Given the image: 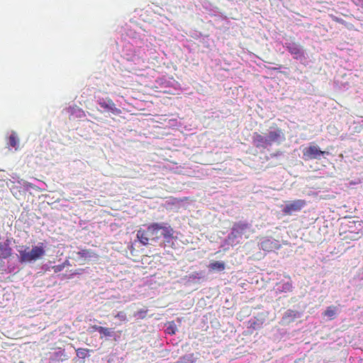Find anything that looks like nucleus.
<instances>
[{
  "label": "nucleus",
  "instance_id": "f257e3e1",
  "mask_svg": "<svg viewBox=\"0 0 363 363\" xmlns=\"http://www.w3.org/2000/svg\"><path fill=\"white\" fill-rule=\"evenodd\" d=\"M174 230L167 223H153L145 229L137 231V238L143 245H155L162 243L161 239L167 243L172 242Z\"/></svg>",
  "mask_w": 363,
  "mask_h": 363
},
{
  "label": "nucleus",
  "instance_id": "f03ea898",
  "mask_svg": "<svg viewBox=\"0 0 363 363\" xmlns=\"http://www.w3.org/2000/svg\"><path fill=\"white\" fill-rule=\"evenodd\" d=\"M286 140L284 131L277 127L272 126L263 134L255 133L252 136L254 145L257 148L268 149L273 145H280Z\"/></svg>",
  "mask_w": 363,
  "mask_h": 363
},
{
  "label": "nucleus",
  "instance_id": "7ed1b4c3",
  "mask_svg": "<svg viewBox=\"0 0 363 363\" xmlns=\"http://www.w3.org/2000/svg\"><path fill=\"white\" fill-rule=\"evenodd\" d=\"M18 259L22 264H33L45 255V246L43 242L33 245L31 248L26 245L17 247Z\"/></svg>",
  "mask_w": 363,
  "mask_h": 363
},
{
  "label": "nucleus",
  "instance_id": "20e7f679",
  "mask_svg": "<svg viewBox=\"0 0 363 363\" xmlns=\"http://www.w3.org/2000/svg\"><path fill=\"white\" fill-rule=\"evenodd\" d=\"M145 50L149 51L147 45L144 48L142 45H134L133 43H128L123 47L121 55L128 62L140 67L147 60Z\"/></svg>",
  "mask_w": 363,
  "mask_h": 363
},
{
  "label": "nucleus",
  "instance_id": "39448f33",
  "mask_svg": "<svg viewBox=\"0 0 363 363\" xmlns=\"http://www.w3.org/2000/svg\"><path fill=\"white\" fill-rule=\"evenodd\" d=\"M251 233V225L245 222H238L233 225L231 233L225 239V242L235 245L240 242L243 238H247Z\"/></svg>",
  "mask_w": 363,
  "mask_h": 363
},
{
  "label": "nucleus",
  "instance_id": "423d86ee",
  "mask_svg": "<svg viewBox=\"0 0 363 363\" xmlns=\"http://www.w3.org/2000/svg\"><path fill=\"white\" fill-rule=\"evenodd\" d=\"M283 47L289 51L294 59L299 61L301 64L306 65L308 61V55L303 46L300 44L291 40H286L283 43Z\"/></svg>",
  "mask_w": 363,
  "mask_h": 363
},
{
  "label": "nucleus",
  "instance_id": "0eeeda50",
  "mask_svg": "<svg viewBox=\"0 0 363 363\" xmlns=\"http://www.w3.org/2000/svg\"><path fill=\"white\" fill-rule=\"evenodd\" d=\"M96 103L98 105L97 110L102 113H111L119 116L121 110L116 107L115 103L108 96H95Z\"/></svg>",
  "mask_w": 363,
  "mask_h": 363
},
{
  "label": "nucleus",
  "instance_id": "6e6552de",
  "mask_svg": "<svg viewBox=\"0 0 363 363\" xmlns=\"http://www.w3.org/2000/svg\"><path fill=\"white\" fill-rule=\"evenodd\" d=\"M303 154L305 160H320L322 157L328 155L329 152L320 150L317 145H311L303 150Z\"/></svg>",
  "mask_w": 363,
  "mask_h": 363
},
{
  "label": "nucleus",
  "instance_id": "1a4fd4ad",
  "mask_svg": "<svg viewBox=\"0 0 363 363\" xmlns=\"http://www.w3.org/2000/svg\"><path fill=\"white\" fill-rule=\"evenodd\" d=\"M306 201L303 199H298L290 201L284 206L282 211L284 214L291 215L293 213L300 211L306 206Z\"/></svg>",
  "mask_w": 363,
  "mask_h": 363
},
{
  "label": "nucleus",
  "instance_id": "9d476101",
  "mask_svg": "<svg viewBox=\"0 0 363 363\" xmlns=\"http://www.w3.org/2000/svg\"><path fill=\"white\" fill-rule=\"evenodd\" d=\"M13 242H15V240L13 238L7 237L4 240L0 241V253L1 257L4 259H7L10 256H11L13 253V250L11 247Z\"/></svg>",
  "mask_w": 363,
  "mask_h": 363
},
{
  "label": "nucleus",
  "instance_id": "9b49d317",
  "mask_svg": "<svg viewBox=\"0 0 363 363\" xmlns=\"http://www.w3.org/2000/svg\"><path fill=\"white\" fill-rule=\"evenodd\" d=\"M259 248L267 252L272 251L274 249H279L280 245L277 240L272 238H263L259 242Z\"/></svg>",
  "mask_w": 363,
  "mask_h": 363
},
{
  "label": "nucleus",
  "instance_id": "f8f14e48",
  "mask_svg": "<svg viewBox=\"0 0 363 363\" xmlns=\"http://www.w3.org/2000/svg\"><path fill=\"white\" fill-rule=\"evenodd\" d=\"M276 293H287L293 289L291 281H281L278 283L274 288Z\"/></svg>",
  "mask_w": 363,
  "mask_h": 363
},
{
  "label": "nucleus",
  "instance_id": "ddd939ff",
  "mask_svg": "<svg viewBox=\"0 0 363 363\" xmlns=\"http://www.w3.org/2000/svg\"><path fill=\"white\" fill-rule=\"evenodd\" d=\"M77 255L85 260H96L98 258L97 255L91 250H82Z\"/></svg>",
  "mask_w": 363,
  "mask_h": 363
},
{
  "label": "nucleus",
  "instance_id": "4468645a",
  "mask_svg": "<svg viewBox=\"0 0 363 363\" xmlns=\"http://www.w3.org/2000/svg\"><path fill=\"white\" fill-rule=\"evenodd\" d=\"M299 317L300 313L298 311L289 309L284 313L282 318V320L284 323H289L292 322L294 319Z\"/></svg>",
  "mask_w": 363,
  "mask_h": 363
},
{
  "label": "nucleus",
  "instance_id": "2eb2a0df",
  "mask_svg": "<svg viewBox=\"0 0 363 363\" xmlns=\"http://www.w3.org/2000/svg\"><path fill=\"white\" fill-rule=\"evenodd\" d=\"M339 312V309L337 307L334 306H330L326 308L324 311L323 315L327 316L330 320L334 319Z\"/></svg>",
  "mask_w": 363,
  "mask_h": 363
},
{
  "label": "nucleus",
  "instance_id": "dca6fc26",
  "mask_svg": "<svg viewBox=\"0 0 363 363\" xmlns=\"http://www.w3.org/2000/svg\"><path fill=\"white\" fill-rule=\"evenodd\" d=\"M18 142H19V140H18L16 133L15 131H11V135L9 137L8 144L11 147H14L16 150L17 147L18 145Z\"/></svg>",
  "mask_w": 363,
  "mask_h": 363
},
{
  "label": "nucleus",
  "instance_id": "f3484780",
  "mask_svg": "<svg viewBox=\"0 0 363 363\" xmlns=\"http://www.w3.org/2000/svg\"><path fill=\"white\" fill-rule=\"evenodd\" d=\"M8 186L16 198H18L21 195V189L18 186L16 185L15 181L10 180V183H8Z\"/></svg>",
  "mask_w": 363,
  "mask_h": 363
},
{
  "label": "nucleus",
  "instance_id": "a211bd4d",
  "mask_svg": "<svg viewBox=\"0 0 363 363\" xmlns=\"http://www.w3.org/2000/svg\"><path fill=\"white\" fill-rule=\"evenodd\" d=\"M23 183V187L24 189V191H28L30 189H40L43 190L44 188L43 187L45 184L43 182H40V185L37 186L34 184L30 183L28 182H21Z\"/></svg>",
  "mask_w": 363,
  "mask_h": 363
},
{
  "label": "nucleus",
  "instance_id": "6ab92c4d",
  "mask_svg": "<svg viewBox=\"0 0 363 363\" xmlns=\"http://www.w3.org/2000/svg\"><path fill=\"white\" fill-rule=\"evenodd\" d=\"M188 281H195L203 279L205 277V273L203 272H194L186 276Z\"/></svg>",
  "mask_w": 363,
  "mask_h": 363
},
{
  "label": "nucleus",
  "instance_id": "aec40b11",
  "mask_svg": "<svg viewBox=\"0 0 363 363\" xmlns=\"http://www.w3.org/2000/svg\"><path fill=\"white\" fill-rule=\"evenodd\" d=\"M195 361V358L193 354H187L181 357L174 363H193Z\"/></svg>",
  "mask_w": 363,
  "mask_h": 363
},
{
  "label": "nucleus",
  "instance_id": "412c9836",
  "mask_svg": "<svg viewBox=\"0 0 363 363\" xmlns=\"http://www.w3.org/2000/svg\"><path fill=\"white\" fill-rule=\"evenodd\" d=\"M209 268L212 270L221 272L225 269V263L223 262L216 261L211 263Z\"/></svg>",
  "mask_w": 363,
  "mask_h": 363
},
{
  "label": "nucleus",
  "instance_id": "4be33fe9",
  "mask_svg": "<svg viewBox=\"0 0 363 363\" xmlns=\"http://www.w3.org/2000/svg\"><path fill=\"white\" fill-rule=\"evenodd\" d=\"M99 333L105 337H111L114 335V331L113 328L101 327Z\"/></svg>",
  "mask_w": 363,
  "mask_h": 363
},
{
  "label": "nucleus",
  "instance_id": "5701e85b",
  "mask_svg": "<svg viewBox=\"0 0 363 363\" xmlns=\"http://www.w3.org/2000/svg\"><path fill=\"white\" fill-rule=\"evenodd\" d=\"M177 330V328L176 324L174 322L169 323L166 328V332L169 335L175 334Z\"/></svg>",
  "mask_w": 363,
  "mask_h": 363
},
{
  "label": "nucleus",
  "instance_id": "b1692460",
  "mask_svg": "<svg viewBox=\"0 0 363 363\" xmlns=\"http://www.w3.org/2000/svg\"><path fill=\"white\" fill-rule=\"evenodd\" d=\"M89 351L88 349L79 348L77 350V356L80 359H84L88 355Z\"/></svg>",
  "mask_w": 363,
  "mask_h": 363
},
{
  "label": "nucleus",
  "instance_id": "393cba45",
  "mask_svg": "<svg viewBox=\"0 0 363 363\" xmlns=\"http://www.w3.org/2000/svg\"><path fill=\"white\" fill-rule=\"evenodd\" d=\"M249 324H250V328H252L254 330H257V329H259L261 328L262 323L257 320H255V319H251L249 321Z\"/></svg>",
  "mask_w": 363,
  "mask_h": 363
},
{
  "label": "nucleus",
  "instance_id": "a878e982",
  "mask_svg": "<svg viewBox=\"0 0 363 363\" xmlns=\"http://www.w3.org/2000/svg\"><path fill=\"white\" fill-rule=\"evenodd\" d=\"M147 314V310L141 309L135 312L133 316L137 319H143L145 318Z\"/></svg>",
  "mask_w": 363,
  "mask_h": 363
},
{
  "label": "nucleus",
  "instance_id": "bb28decb",
  "mask_svg": "<svg viewBox=\"0 0 363 363\" xmlns=\"http://www.w3.org/2000/svg\"><path fill=\"white\" fill-rule=\"evenodd\" d=\"M74 111L72 112V114H75L77 117L82 118L85 116L84 111L80 108H73Z\"/></svg>",
  "mask_w": 363,
  "mask_h": 363
},
{
  "label": "nucleus",
  "instance_id": "cd10ccee",
  "mask_svg": "<svg viewBox=\"0 0 363 363\" xmlns=\"http://www.w3.org/2000/svg\"><path fill=\"white\" fill-rule=\"evenodd\" d=\"M12 179H13V181L16 182V183L17 184L16 185L18 186L20 189L23 188V183L21 182H26L25 180L19 179L16 176H12Z\"/></svg>",
  "mask_w": 363,
  "mask_h": 363
},
{
  "label": "nucleus",
  "instance_id": "c85d7f7f",
  "mask_svg": "<svg viewBox=\"0 0 363 363\" xmlns=\"http://www.w3.org/2000/svg\"><path fill=\"white\" fill-rule=\"evenodd\" d=\"M52 268L54 270L55 273H58L65 269V265H62V264H61L53 266Z\"/></svg>",
  "mask_w": 363,
  "mask_h": 363
},
{
  "label": "nucleus",
  "instance_id": "c756f323",
  "mask_svg": "<svg viewBox=\"0 0 363 363\" xmlns=\"http://www.w3.org/2000/svg\"><path fill=\"white\" fill-rule=\"evenodd\" d=\"M116 318L120 319L121 320L125 321L126 320V315L124 312L120 311L116 315Z\"/></svg>",
  "mask_w": 363,
  "mask_h": 363
},
{
  "label": "nucleus",
  "instance_id": "7c9ffc66",
  "mask_svg": "<svg viewBox=\"0 0 363 363\" xmlns=\"http://www.w3.org/2000/svg\"><path fill=\"white\" fill-rule=\"evenodd\" d=\"M101 328V326H98L96 325H92L90 327V329L91 330V331H98L99 333L100 332V329Z\"/></svg>",
  "mask_w": 363,
  "mask_h": 363
},
{
  "label": "nucleus",
  "instance_id": "2f4dec72",
  "mask_svg": "<svg viewBox=\"0 0 363 363\" xmlns=\"http://www.w3.org/2000/svg\"><path fill=\"white\" fill-rule=\"evenodd\" d=\"M164 84H166L165 86H173L176 83H175L174 80H168V81H165Z\"/></svg>",
  "mask_w": 363,
  "mask_h": 363
},
{
  "label": "nucleus",
  "instance_id": "473e14b6",
  "mask_svg": "<svg viewBox=\"0 0 363 363\" xmlns=\"http://www.w3.org/2000/svg\"><path fill=\"white\" fill-rule=\"evenodd\" d=\"M333 19H334V21H335L336 22H338V23H342V24H343V23H345V21H344L343 19H342V18H337V17H333Z\"/></svg>",
  "mask_w": 363,
  "mask_h": 363
},
{
  "label": "nucleus",
  "instance_id": "72a5a7b5",
  "mask_svg": "<svg viewBox=\"0 0 363 363\" xmlns=\"http://www.w3.org/2000/svg\"><path fill=\"white\" fill-rule=\"evenodd\" d=\"M62 265H65V267H67V266H69L70 265V263L69 262V260H65L63 263H62Z\"/></svg>",
  "mask_w": 363,
  "mask_h": 363
},
{
  "label": "nucleus",
  "instance_id": "f704fd0d",
  "mask_svg": "<svg viewBox=\"0 0 363 363\" xmlns=\"http://www.w3.org/2000/svg\"><path fill=\"white\" fill-rule=\"evenodd\" d=\"M43 268L45 271H47V270H48V269H49V267H48L46 264L43 265Z\"/></svg>",
  "mask_w": 363,
  "mask_h": 363
}]
</instances>
